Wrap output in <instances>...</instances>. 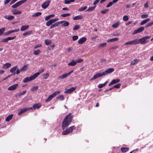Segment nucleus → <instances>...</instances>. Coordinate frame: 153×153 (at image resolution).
<instances>
[{
    "instance_id": "1",
    "label": "nucleus",
    "mask_w": 153,
    "mask_h": 153,
    "mask_svg": "<svg viewBox=\"0 0 153 153\" xmlns=\"http://www.w3.org/2000/svg\"><path fill=\"white\" fill-rule=\"evenodd\" d=\"M71 113L69 114L65 117L62 123V128L64 130L65 128L68 127L72 122L73 116H71Z\"/></svg>"
},
{
    "instance_id": "2",
    "label": "nucleus",
    "mask_w": 153,
    "mask_h": 153,
    "mask_svg": "<svg viewBox=\"0 0 153 153\" xmlns=\"http://www.w3.org/2000/svg\"><path fill=\"white\" fill-rule=\"evenodd\" d=\"M39 75V73H36L34 74L33 75L30 77H25L24 79L23 82L24 83H26L30 82L31 81L33 80L37 77Z\"/></svg>"
},
{
    "instance_id": "3",
    "label": "nucleus",
    "mask_w": 153,
    "mask_h": 153,
    "mask_svg": "<svg viewBox=\"0 0 153 153\" xmlns=\"http://www.w3.org/2000/svg\"><path fill=\"white\" fill-rule=\"evenodd\" d=\"M75 129L76 127L74 126H72L63 131L62 132V134L63 135H67L70 133L72 132L73 130Z\"/></svg>"
},
{
    "instance_id": "4",
    "label": "nucleus",
    "mask_w": 153,
    "mask_h": 153,
    "mask_svg": "<svg viewBox=\"0 0 153 153\" xmlns=\"http://www.w3.org/2000/svg\"><path fill=\"white\" fill-rule=\"evenodd\" d=\"M60 93L59 91H57L53 93L51 95L49 96L45 100L46 102H48L51 100L52 98L56 97L57 95L59 94Z\"/></svg>"
},
{
    "instance_id": "5",
    "label": "nucleus",
    "mask_w": 153,
    "mask_h": 153,
    "mask_svg": "<svg viewBox=\"0 0 153 153\" xmlns=\"http://www.w3.org/2000/svg\"><path fill=\"white\" fill-rule=\"evenodd\" d=\"M151 36H146L141 38L138 40L139 41V44L140 43L142 44H144L147 43V40L151 38Z\"/></svg>"
},
{
    "instance_id": "6",
    "label": "nucleus",
    "mask_w": 153,
    "mask_h": 153,
    "mask_svg": "<svg viewBox=\"0 0 153 153\" xmlns=\"http://www.w3.org/2000/svg\"><path fill=\"white\" fill-rule=\"evenodd\" d=\"M84 59H79L76 60L75 61L73 60L71 62H69L68 65L74 66L76 65L77 63H80L83 61Z\"/></svg>"
},
{
    "instance_id": "7",
    "label": "nucleus",
    "mask_w": 153,
    "mask_h": 153,
    "mask_svg": "<svg viewBox=\"0 0 153 153\" xmlns=\"http://www.w3.org/2000/svg\"><path fill=\"white\" fill-rule=\"evenodd\" d=\"M73 70H72L68 73L64 74L62 75L59 76L58 77V79H62L66 78L67 77L69 76L73 72Z\"/></svg>"
},
{
    "instance_id": "8",
    "label": "nucleus",
    "mask_w": 153,
    "mask_h": 153,
    "mask_svg": "<svg viewBox=\"0 0 153 153\" xmlns=\"http://www.w3.org/2000/svg\"><path fill=\"white\" fill-rule=\"evenodd\" d=\"M27 1L26 0H22L17 2L16 3L12 6L13 8H16L20 6L23 3Z\"/></svg>"
},
{
    "instance_id": "9",
    "label": "nucleus",
    "mask_w": 153,
    "mask_h": 153,
    "mask_svg": "<svg viewBox=\"0 0 153 153\" xmlns=\"http://www.w3.org/2000/svg\"><path fill=\"white\" fill-rule=\"evenodd\" d=\"M139 41L138 39H135L133 40L128 42L125 43V45H136L139 44Z\"/></svg>"
},
{
    "instance_id": "10",
    "label": "nucleus",
    "mask_w": 153,
    "mask_h": 153,
    "mask_svg": "<svg viewBox=\"0 0 153 153\" xmlns=\"http://www.w3.org/2000/svg\"><path fill=\"white\" fill-rule=\"evenodd\" d=\"M59 20L58 18H56L55 19H52L50 20L49 21L47 22L46 23V25L49 26L50 25H52V24L56 22Z\"/></svg>"
},
{
    "instance_id": "11",
    "label": "nucleus",
    "mask_w": 153,
    "mask_h": 153,
    "mask_svg": "<svg viewBox=\"0 0 153 153\" xmlns=\"http://www.w3.org/2000/svg\"><path fill=\"white\" fill-rule=\"evenodd\" d=\"M114 71V69L113 68H109L107 70L105 71L104 72H102L104 76H105L107 74H109L113 72Z\"/></svg>"
},
{
    "instance_id": "12",
    "label": "nucleus",
    "mask_w": 153,
    "mask_h": 153,
    "mask_svg": "<svg viewBox=\"0 0 153 153\" xmlns=\"http://www.w3.org/2000/svg\"><path fill=\"white\" fill-rule=\"evenodd\" d=\"M30 109H32V107H28V108H24L22 109L20 111H19L18 113V115L19 116L21 115L23 113L28 111L30 110Z\"/></svg>"
},
{
    "instance_id": "13",
    "label": "nucleus",
    "mask_w": 153,
    "mask_h": 153,
    "mask_svg": "<svg viewBox=\"0 0 153 153\" xmlns=\"http://www.w3.org/2000/svg\"><path fill=\"white\" fill-rule=\"evenodd\" d=\"M50 1V0H48L44 2L42 5V7L43 9L46 8L49 5Z\"/></svg>"
},
{
    "instance_id": "14",
    "label": "nucleus",
    "mask_w": 153,
    "mask_h": 153,
    "mask_svg": "<svg viewBox=\"0 0 153 153\" xmlns=\"http://www.w3.org/2000/svg\"><path fill=\"white\" fill-rule=\"evenodd\" d=\"M103 76L104 75L103 74V73H99L97 74L92 77L90 80L96 79L99 77H101Z\"/></svg>"
},
{
    "instance_id": "15",
    "label": "nucleus",
    "mask_w": 153,
    "mask_h": 153,
    "mask_svg": "<svg viewBox=\"0 0 153 153\" xmlns=\"http://www.w3.org/2000/svg\"><path fill=\"white\" fill-rule=\"evenodd\" d=\"M76 87H72L71 88L65 91L64 93H68L69 94H70L74 91L76 89Z\"/></svg>"
},
{
    "instance_id": "16",
    "label": "nucleus",
    "mask_w": 153,
    "mask_h": 153,
    "mask_svg": "<svg viewBox=\"0 0 153 153\" xmlns=\"http://www.w3.org/2000/svg\"><path fill=\"white\" fill-rule=\"evenodd\" d=\"M18 86V84H15L10 86L7 88V89L8 90L10 91L15 90L16 89Z\"/></svg>"
},
{
    "instance_id": "17",
    "label": "nucleus",
    "mask_w": 153,
    "mask_h": 153,
    "mask_svg": "<svg viewBox=\"0 0 153 153\" xmlns=\"http://www.w3.org/2000/svg\"><path fill=\"white\" fill-rule=\"evenodd\" d=\"M144 29V28L143 27H142L140 28H138L137 29L135 30L133 33V34H135L137 33L141 32L143 31Z\"/></svg>"
},
{
    "instance_id": "18",
    "label": "nucleus",
    "mask_w": 153,
    "mask_h": 153,
    "mask_svg": "<svg viewBox=\"0 0 153 153\" xmlns=\"http://www.w3.org/2000/svg\"><path fill=\"white\" fill-rule=\"evenodd\" d=\"M16 37V36L13 37H9L3 39V41H1V42H7L9 40H12L14 39Z\"/></svg>"
},
{
    "instance_id": "19",
    "label": "nucleus",
    "mask_w": 153,
    "mask_h": 153,
    "mask_svg": "<svg viewBox=\"0 0 153 153\" xmlns=\"http://www.w3.org/2000/svg\"><path fill=\"white\" fill-rule=\"evenodd\" d=\"M120 81L119 79H114L112 80L108 84L109 86L112 85L117 83L119 82Z\"/></svg>"
},
{
    "instance_id": "20",
    "label": "nucleus",
    "mask_w": 153,
    "mask_h": 153,
    "mask_svg": "<svg viewBox=\"0 0 153 153\" xmlns=\"http://www.w3.org/2000/svg\"><path fill=\"white\" fill-rule=\"evenodd\" d=\"M62 22H59L52 25L50 27V29H52L55 27L58 26L59 24H62Z\"/></svg>"
},
{
    "instance_id": "21",
    "label": "nucleus",
    "mask_w": 153,
    "mask_h": 153,
    "mask_svg": "<svg viewBox=\"0 0 153 153\" xmlns=\"http://www.w3.org/2000/svg\"><path fill=\"white\" fill-rule=\"evenodd\" d=\"M86 40V38L83 37L80 39L78 42V43L79 44H82Z\"/></svg>"
},
{
    "instance_id": "22",
    "label": "nucleus",
    "mask_w": 153,
    "mask_h": 153,
    "mask_svg": "<svg viewBox=\"0 0 153 153\" xmlns=\"http://www.w3.org/2000/svg\"><path fill=\"white\" fill-rule=\"evenodd\" d=\"M4 17L5 19L9 20H11L14 18V16L11 15H5Z\"/></svg>"
},
{
    "instance_id": "23",
    "label": "nucleus",
    "mask_w": 153,
    "mask_h": 153,
    "mask_svg": "<svg viewBox=\"0 0 153 153\" xmlns=\"http://www.w3.org/2000/svg\"><path fill=\"white\" fill-rule=\"evenodd\" d=\"M11 65V64L9 63H7L3 65V69H7L9 68Z\"/></svg>"
},
{
    "instance_id": "24",
    "label": "nucleus",
    "mask_w": 153,
    "mask_h": 153,
    "mask_svg": "<svg viewBox=\"0 0 153 153\" xmlns=\"http://www.w3.org/2000/svg\"><path fill=\"white\" fill-rule=\"evenodd\" d=\"M29 26L28 25L22 26L21 28V30L22 31H24L28 28Z\"/></svg>"
},
{
    "instance_id": "25",
    "label": "nucleus",
    "mask_w": 153,
    "mask_h": 153,
    "mask_svg": "<svg viewBox=\"0 0 153 153\" xmlns=\"http://www.w3.org/2000/svg\"><path fill=\"white\" fill-rule=\"evenodd\" d=\"M41 105L40 104L38 103L33 105L32 108H33L34 109H35L36 108L37 109L39 108L40 107H41Z\"/></svg>"
},
{
    "instance_id": "26",
    "label": "nucleus",
    "mask_w": 153,
    "mask_h": 153,
    "mask_svg": "<svg viewBox=\"0 0 153 153\" xmlns=\"http://www.w3.org/2000/svg\"><path fill=\"white\" fill-rule=\"evenodd\" d=\"M28 66V65H24L23 67H22L20 69V71L21 72H23L26 70L28 68L27 66Z\"/></svg>"
},
{
    "instance_id": "27",
    "label": "nucleus",
    "mask_w": 153,
    "mask_h": 153,
    "mask_svg": "<svg viewBox=\"0 0 153 153\" xmlns=\"http://www.w3.org/2000/svg\"><path fill=\"white\" fill-rule=\"evenodd\" d=\"M11 11L13 12V14L14 15H17V14H21L22 13L21 11H20L17 10L16 11V10H12Z\"/></svg>"
},
{
    "instance_id": "28",
    "label": "nucleus",
    "mask_w": 153,
    "mask_h": 153,
    "mask_svg": "<svg viewBox=\"0 0 153 153\" xmlns=\"http://www.w3.org/2000/svg\"><path fill=\"white\" fill-rule=\"evenodd\" d=\"M61 22H62V24L63 23L62 25L63 27H67L69 25V23L66 21H61Z\"/></svg>"
},
{
    "instance_id": "29",
    "label": "nucleus",
    "mask_w": 153,
    "mask_h": 153,
    "mask_svg": "<svg viewBox=\"0 0 153 153\" xmlns=\"http://www.w3.org/2000/svg\"><path fill=\"white\" fill-rule=\"evenodd\" d=\"M13 115L11 114L10 115H8L6 118L5 121L7 122H8L10 120L12 119V118L13 117Z\"/></svg>"
},
{
    "instance_id": "30",
    "label": "nucleus",
    "mask_w": 153,
    "mask_h": 153,
    "mask_svg": "<svg viewBox=\"0 0 153 153\" xmlns=\"http://www.w3.org/2000/svg\"><path fill=\"white\" fill-rule=\"evenodd\" d=\"M150 20V19L149 18L147 19H146L145 20H143L141 22L140 25H144V24H146Z\"/></svg>"
},
{
    "instance_id": "31",
    "label": "nucleus",
    "mask_w": 153,
    "mask_h": 153,
    "mask_svg": "<svg viewBox=\"0 0 153 153\" xmlns=\"http://www.w3.org/2000/svg\"><path fill=\"white\" fill-rule=\"evenodd\" d=\"M82 18L83 16L81 15H79L74 17L73 18V19L74 20H76L78 19H82Z\"/></svg>"
},
{
    "instance_id": "32",
    "label": "nucleus",
    "mask_w": 153,
    "mask_h": 153,
    "mask_svg": "<svg viewBox=\"0 0 153 153\" xmlns=\"http://www.w3.org/2000/svg\"><path fill=\"white\" fill-rule=\"evenodd\" d=\"M108 82V81H106L104 83L99 84L98 85V87L99 88H101L104 87Z\"/></svg>"
},
{
    "instance_id": "33",
    "label": "nucleus",
    "mask_w": 153,
    "mask_h": 153,
    "mask_svg": "<svg viewBox=\"0 0 153 153\" xmlns=\"http://www.w3.org/2000/svg\"><path fill=\"white\" fill-rule=\"evenodd\" d=\"M118 39V38H113L108 39V40H107V41L108 42H114V41H117V40Z\"/></svg>"
},
{
    "instance_id": "34",
    "label": "nucleus",
    "mask_w": 153,
    "mask_h": 153,
    "mask_svg": "<svg viewBox=\"0 0 153 153\" xmlns=\"http://www.w3.org/2000/svg\"><path fill=\"white\" fill-rule=\"evenodd\" d=\"M18 68L17 66H15L12 68L10 70V72L14 73L15 71Z\"/></svg>"
},
{
    "instance_id": "35",
    "label": "nucleus",
    "mask_w": 153,
    "mask_h": 153,
    "mask_svg": "<svg viewBox=\"0 0 153 153\" xmlns=\"http://www.w3.org/2000/svg\"><path fill=\"white\" fill-rule=\"evenodd\" d=\"M120 22L118 21L114 24H113L112 25V27L114 28H116L120 25Z\"/></svg>"
},
{
    "instance_id": "36",
    "label": "nucleus",
    "mask_w": 153,
    "mask_h": 153,
    "mask_svg": "<svg viewBox=\"0 0 153 153\" xmlns=\"http://www.w3.org/2000/svg\"><path fill=\"white\" fill-rule=\"evenodd\" d=\"M45 42L46 45H48L52 43L51 41L48 39L45 40Z\"/></svg>"
},
{
    "instance_id": "37",
    "label": "nucleus",
    "mask_w": 153,
    "mask_h": 153,
    "mask_svg": "<svg viewBox=\"0 0 153 153\" xmlns=\"http://www.w3.org/2000/svg\"><path fill=\"white\" fill-rule=\"evenodd\" d=\"M96 7V6H95L94 7H89V8H88L87 10H86V11H92L95 9Z\"/></svg>"
},
{
    "instance_id": "38",
    "label": "nucleus",
    "mask_w": 153,
    "mask_h": 153,
    "mask_svg": "<svg viewBox=\"0 0 153 153\" xmlns=\"http://www.w3.org/2000/svg\"><path fill=\"white\" fill-rule=\"evenodd\" d=\"M39 88V87L38 86H33L31 89L30 90L32 91H34L38 90Z\"/></svg>"
},
{
    "instance_id": "39",
    "label": "nucleus",
    "mask_w": 153,
    "mask_h": 153,
    "mask_svg": "<svg viewBox=\"0 0 153 153\" xmlns=\"http://www.w3.org/2000/svg\"><path fill=\"white\" fill-rule=\"evenodd\" d=\"M57 99L59 100H63L64 99V96L62 95H60L57 97Z\"/></svg>"
},
{
    "instance_id": "40",
    "label": "nucleus",
    "mask_w": 153,
    "mask_h": 153,
    "mask_svg": "<svg viewBox=\"0 0 153 153\" xmlns=\"http://www.w3.org/2000/svg\"><path fill=\"white\" fill-rule=\"evenodd\" d=\"M138 61V60L137 59H135L133 60L131 63L130 64L131 65H134L136 64Z\"/></svg>"
},
{
    "instance_id": "41",
    "label": "nucleus",
    "mask_w": 153,
    "mask_h": 153,
    "mask_svg": "<svg viewBox=\"0 0 153 153\" xmlns=\"http://www.w3.org/2000/svg\"><path fill=\"white\" fill-rule=\"evenodd\" d=\"M41 14V13L40 12H38L35 13L32 15L33 17H37L38 16Z\"/></svg>"
},
{
    "instance_id": "42",
    "label": "nucleus",
    "mask_w": 153,
    "mask_h": 153,
    "mask_svg": "<svg viewBox=\"0 0 153 153\" xmlns=\"http://www.w3.org/2000/svg\"><path fill=\"white\" fill-rule=\"evenodd\" d=\"M5 30V28L4 27H3L0 29V36L2 35L3 34Z\"/></svg>"
},
{
    "instance_id": "43",
    "label": "nucleus",
    "mask_w": 153,
    "mask_h": 153,
    "mask_svg": "<svg viewBox=\"0 0 153 153\" xmlns=\"http://www.w3.org/2000/svg\"><path fill=\"white\" fill-rule=\"evenodd\" d=\"M40 52V51L39 50L35 51L33 52V53L35 55H38L39 54Z\"/></svg>"
},
{
    "instance_id": "44",
    "label": "nucleus",
    "mask_w": 153,
    "mask_h": 153,
    "mask_svg": "<svg viewBox=\"0 0 153 153\" xmlns=\"http://www.w3.org/2000/svg\"><path fill=\"white\" fill-rule=\"evenodd\" d=\"M80 28V25H79L75 26L73 28V30H76Z\"/></svg>"
},
{
    "instance_id": "45",
    "label": "nucleus",
    "mask_w": 153,
    "mask_h": 153,
    "mask_svg": "<svg viewBox=\"0 0 153 153\" xmlns=\"http://www.w3.org/2000/svg\"><path fill=\"white\" fill-rule=\"evenodd\" d=\"M32 33V31H30L27 32H25V33H23V36H25L27 35L31 34Z\"/></svg>"
},
{
    "instance_id": "46",
    "label": "nucleus",
    "mask_w": 153,
    "mask_h": 153,
    "mask_svg": "<svg viewBox=\"0 0 153 153\" xmlns=\"http://www.w3.org/2000/svg\"><path fill=\"white\" fill-rule=\"evenodd\" d=\"M71 15V14L69 13L62 14L61 16L62 17H65L67 16H69Z\"/></svg>"
},
{
    "instance_id": "47",
    "label": "nucleus",
    "mask_w": 153,
    "mask_h": 153,
    "mask_svg": "<svg viewBox=\"0 0 153 153\" xmlns=\"http://www.w3.org/2000/svg\"><path fill=\"white\" fill-rule=\"evenodd\" d=\"M152 25H153V22H152L146 24V27H148Z\"/></svg>"
},
{
    "instance_id": "48",
    "label": "nucleus",
    "mask_w": 153,
    "mask_h": 153,
    "mask_svg": "<svg viewBox=\"0 0 153 153\" xmlns=\"http://www.w3.org/2000/svg\"><path fill=\"white\" fill-rule=\"evenodd\" d=\"M87 6H85L84 7H81L79 9V11H82L84 10L87 8Z\"/></svg>"
},
{
    "instance_id": "49",
    "label": "nucleus",
    "mask_w": 153,
    "mask_h": 153,
    "mask_svg": "<svg viewBox=\"0 0 153 153\" xmlns=\"http://www.w3.org/2000/svg\"><path fill=\"white\" fill-rule=\"evenodd\" d=\"M121 85V84L118 83V84H116L115 85H114L113 86V87H114V88H120Z\"/></svg>"
},
{
    "instance_id": "50",
    "label": "nucleus",
    "mask_w": 153,
    "mask_h": 153,
    "mask_svg": "<svg viewBox=\"0 0 153 153\" xmlns=\"http://www.w3.org/2000/svg\"><path fill=\"white\" fill-rule=\"evenodd\" d=\"M26 92V91L25 90L24 91H22V92L19 93V95L20 96H21L22 95H23L25 94Z\"/></svg>"
},
{
    "instance_id": "51",
    "label": "nucleus",
    "mask_w": 153,
    "mask_h": 153,
    "mask_svg": "<svg viewBox=\"0 0 153 153\" xmlns=\"http://www.w3.org/2000/svg\"><path fill=\"white\" fill-rule=\"evenodd\" d=\"M49 75L48 74L46 73L44 75V79H47L49 76Z\"/></svg>"
},
{
    "instance_id": "52",
    "label": "nucleus",
    "mask_w": 153,
    "mask_h": 153,
    "mask_svg": "<svg viewBox=\"0 0 153 153\" xmlns=\"http://www.w3.org/2000/svg\"><path fill=\"white\" fill-rule=\"evenodd\" d=\"M108 10L109 9H105L103 10H102L101 12V13L104 14H105Z\"/></svg>"
},
{
    "instance_id": "53",
    "label": "nucleus",
    "mask_w": 153,
    "mask_h": 153,
    "mask_svg": "<svg viewBox=\"0 0 153 153\" xmlns=\"http://www.w3.org/2000/svg\"><path fill=\"white\" fill-rule=\"evenodd\" d=\"M148 16L147 14H144L141 15V17L142 19H144L147 17Z\"/></svg>"
},
{
    "instance_id": "54",
    "label": "nucleus",
    "mask_w": 153,
    "mask_h": 153,
    "mask_svg": "<svg viewBox=\"0 0 153 153\" xmlns=\"http://www.w3.org/2000/svg\"><path fill=\"white\" fill-rule=\"evenodd\" d=\"M78 38V37L77 36H74L72 37L73 40L74 41L76 40Z\"/></svg>"
},
{
    "instance_id": "55",
    "label": "nucleus",
    "mask_w": 153,
    "mask_h": 153,
    "mask_svg": "<svg viewBox=\"0 0 153 153\" xmlns=\"http://www.w3.org/2000/svg\"><path fill=\"white\" fill-rule=\"evenodd\" d=\"M106 45V43H103L102 44H100V45L99 46L100 47H104Z\"/></svg>"
},
{
    "instance_id": "56",
    "label": "nucleus",
    "mask_w": 153,
    "mask_h": 153,
    "mask_svg": "<svg viewBox=\"0 0 153 153\" xmlns=\"http://www.w3.org/2000/svg\"><path fill=\"white\" fill-rule=\"evenodd\" d=\"M113 3L111 2H110L109 3L106 5V7H108L111 6H112L113 4Z\"/></svg>"
},
{
    "instance_id": "57",
    "label": "nucleus",
    "mask_w": 153,
    "mask_h": 153,
    "mask_svg": "<svg viewBox=\"0 0 153 153\" xmlns=\"http://www.w3.org/2000/svg\"><path fill=\"white\" fill-rule=\"evenodd\" d=\"M11 0H4V4H6L9 3V2Z\"/></svg>"
},
{
    "instance_id": "58",
    "label": "nucleus",
    "mask_w": 153,
    "mask_h": 153,
    "mask_svg": "<svg viewBox=\"0 0 153 153\" xmlns=\"http://www.w3.org/2000/svg\"><path fill=\"white\" fill-rule=\"evenodd\" d=\"M100 0H96V1L94 2V5H95L97 4L99 1Z\"/></svg>"
},
{
    "instance_id": "59",
    "label": "nucleus",
    "mask_w": 153,
    "mask_h": 153,
    "mask_svg": "<svg viewBox=\"0 0 153 153\" xmlns=\"http://www.w3.org/2000/svg\"><path fill=\"white\" fill-rule=\"evenodd\" d=\"M41 46H42V45H41V44L35 46L34 47V49H36V48L40 47Z\"/></svg>"
},
{
    "instance_id": "60",
    "label": "nucleus",
    "mask_w": 153,
    "mask_h": 153,
    "mask_svg": "<svg viewBox=\"0 0 153 153\" xmlns=\"http://www.w3.org/2000/svg\"><path fill=\"white\" fill-rule=\"evenodd\" d=\"M18 0H12L11 2L10 3V4H14L15 2H16Z\"/></svg>"
},
{
    "instance_id": "61",
    "label": "nucleus",
    "mask_w": 153,
    "mask_h": 153,
    "mask_svg": "<svg viewBox=\"0 0 153 153\" xmlns=\"http://www.w3.org/2000/svg\"><path fill=\"white\" fill-rule=\"evenodd\" d=\"M19 30H20L19 29H18L13 30H12L13 33H14V32H18V31H19Z\"/></svg>"
},
{
    "instance_id": "62",
    "label": "nucleus",
    "mask_w": 153,
    "mask_h": 153,
    "mask_svg": "<svg viewBox=\"0 0 153 153\" xmlns=\"http://www.w3.org/2000/svg\"><path fill=\"white\" fill-rule=\"evenodd\" d=\"M51 18L50 17V16H47L45 18V19L46 21H48V20Z\"/></svg>"
},
{
    "instance_id": "63",
    "label": "nucleus",
    "mask_w": 153,
    "mask_h": 153,
    "mask_svg": "<svg viewBox=\"0 0 153 153\" xmlns=\"http://www.w3.org/2000/svg\"><path fill=\"white\" fill-rule=\"evenodd\" d=\"M64 3L65 4H69L70 3V1H69V0H65V1Z\"/></svg>"
},
{
    "instance_id": "64",
    "label": "nucleus",
    "mask_w": 153,
    "mask_h": 153,
    "mask_svg": "<svg viewBox=\"0 0 153 153\" xmlns=\"http://www.w3.org/2000/svg\"><path fill=\"white\" fill-rule=\"evenodd\" d=\"M144 6L145 8H148V5L147 2L145 3Z\"/></svg>"
}]
</instances>
